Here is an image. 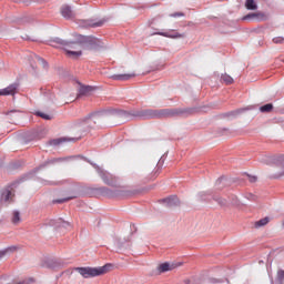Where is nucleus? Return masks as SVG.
<instances>
[{"mask_svg": "<svg viewBox=\"0 0 284 284\" xmlns=\"http://www.w3.org/2000/svg\"><path fill=\"white\" fill-rule=\"evenodd\" d=\"M12 114H19V111H17V110H11V111H8V112H7V116L12 118Z\"/></svg>", "mask_w": 284, "mask_h": 284, "instance_id": "obj_31", "label": "nucleus"}, {"mask_svg": "<svg viewBox=\"0 0 284 284\" xmlns=\"http://www.w3.org/2000/svg\"><path fill=\"white\" fill-rule=\"evenodd\" d=\"M49 45H51V48H64L65 42H63L61 39H54V40H50L49 41Z\"/></svg>", "mask_w": 284, "mask_h": 284, "instance_id": "obj_15", "label": "nucleus"}, {"mask_svg": "<svg viewBox=\"0 0 284 284\" xmlns=\"http://www.w3.org/2000/svg\"><path fill=\"white\" fill-rule=\"evenodd\" d=\"M277 276H278V278H280L281 281H284V271H283V270L278 271V272H277Z\"/></svg>", "mask_w": 284, "mask_h": 284, "instance_id": "obj_32", "label": "nucleus"}, {"mask_svg": "<svg viewBox=\"0 0 284 284\" xmlns=\"http://www.w3.org/2000/svg\"><path fill=\"white\" fill-rule=\"evenodd\" d=\"M220 203L221 205H225V200L221 201Z\"/></svg>", "mask_w": 284, "mask_h": 284, "instance_id": "obj_36", "label": "nucleus"}, {"mask_svg": "<svg viewBox=\"0 0 284 284\" xmlns=\"http://www.w3.org/2000/svg\"><path fill=\"white\" fill-rule=\"evenodd\" d=\"M136 73H124V74H114L111 77L113 81H130V79H134Z\"/></svg>", "mask_w": 284, "mask_h": 284, "instance_id": "obj_6", "label": "nucleus"}, {"mask_svg": "<svg viewBox=\"0 0 284 284\" xmlns=\"http://www.w3.org/2000/svg\"><path fill=\"white\" fill-rule=\"evenodd\" d=\"M176 266L174 264H170L168 262L162 263L158 266V270L160 272V274H163L165 272H172V270H174Z\"/></svg>", "mask_w": 284, "mask_h": 284, "instance_id": "obj_9", "label": "nucleus"}, {"mask_svg": "<svg viewBox=\"0 0 284 284\" xmlns=\"http://www.w3.org/2000/svg\"><path fill=\"white\" fill-rule=\"evenodd\" d=\"M11 223H13V225H19V223H21V213H19V211L13 212Z\"/></svg>", "mask_w": 284, "mask_h": 284, "instance_id": "obj_17", "label": "nucleus"}, {"mask_svg": "<svg viewBox=\"0 0 284 284\" xmlns=\"http://www.w3.org/2000/svg\"><path fill=\"white\" fill-rule=\"evenodd\" d=\"M2 196H3L4 201H12V191L6 190V191L2 193Z\"/></svg>", "mask_w": 284, "mask_h": 284, "instance_id": "obj_25", "label": "nucleus"}, {"mask_svg": "<svg viewBox=\"0 0 284 284\" xmlns=\"http://www.w3.org/2000/svg\"><path fill=\"white\" fill-rule=\"evenodd\" d=\"M94 91V88L90 85H82L79 89V97H90L92 92Z\"/></svg>", "mask_w": 284, "mask_h": 284, "instance_id": "obj_10", "label": "nucleus"}, {"mask_svg": "<svg viewBox=\"0 0 284 284\" xmlns=\"http://www.w3.org/2000/svg\"><path fill=\"white\" fill-rule=\"evenodd\" d=\"M105 23V20H99V21H94L91 20L89 22L90 28H101V26H103Z\"/></svg>", "mask_w": 284, "mask_h": 284, "instance_id": "obj_22", "label": "nucleus"}, {"mask_svg": "<svg viewBox=\"0 0 284 284\" xmlns=\"http://www.w3.org/2000/svg\"><path fill=\"white\" fill-rule=\"evenodd\" d=\"M245 8L246 10H256L257 6L256 2H254V0H246Z\"/></svg>", "mask_w": 284, "mask_h": 284, "instance_id": "obj_23", "label": "nucleus"}, {"mask_svg": "<svg viewBox=\"0 0 284 284\" xmlns=\"http://www.w3.org/2000/svg\"><path fill=\"white\" fill-rule=\"evenodd\" d=\"M284 176V163L276 165L273 171L272 179H283Z\"/></svg>", "mask_w": 284, "mask_h": 284, "instance_id": "obj_8", "label": "nucleus"}, {"mask_svg": "<svg viewBox=\"0 0 284 284\" xmlns=\"http://www.w3.org/2000/svg\"><path fill=\"white\" fill-rule=\"evenodd\" d=\"M248 181H250V183H256L257 178H256V176L248 175Z\"/></svg>", "mask_w": 284, "mask_h": 284, "instance_id": "obj_33", "label": "nucleus"}, {"mask_svg": "<svg viewBox=\"0 0 284 284\" xmlns=\"http://www.w3.org/2000/svg\"><path fill=\"white\" fill-rule=\"evenodd\" d=\"M19 246H9L7 248H4L3 251H0V258H3V256H6V254H10L12 252H18Z\"/></svg>", "mask_w": 284, "mask_h": 284, "instance_id": "obj_16", "label": "nucleus"}, {"mask_svg": "<svg viewBox=\"0 0 284 284\" xmlns=\"http://www.w3.org/2000/svg\"><path fill=\"white\" fill-rule=\"evenodd\" d=\"M273 43H284V38L283 37H275V38H273Z\"/></svg>", "mask_w": 284, "mask_h": 284, "instance_id": "obj_27", "label": "nucleus"}, {"mask_svg": "<svg viewBox=\"0 0 284 284\" xmlns=\"http://www.w3.org/2000/svg\"><path fill=\"white\" fill-rule=\"evenodd\" d=\"M221 80L223 81V83H225L226 85H232V83H234V78L229 75V74H223L221 77Z\"/></svg>", "mask_w": 284, "mask_h": 284, "instance_id": "obj_18", "label": "nucleus"}, {"mask_svg": "<svg viewBox=\"0 0 284 284\" xmlns=\"http://www.w3.org/2000/svg\"><path fill=\"white\" fill-rule=\"evenodd\" d=\"M98 118H99V114H92V115H89V118L87 119H93V121H97Z\"/></svg>", "mask_w": 284, "mask_h": 284, "instance_id": "obj_34", "label": "nucleus"}, {"mask_svg": "<svg viewBox=\"0 0 284 284\" xmlns=\"http://www.w3.org/2000/svg\"><path fill=\"white\" fill-rule=\"evenodd\" d=\"M169 207H174L176 205H181V202L179 201V197L176 195H172L170 197H166L163 200Z\"/></svg>", "mask_w": 284, "mask_h": 284, "instance_id": "obj_12", "label": "nucleus"}, {"mask_svg": "<svg viewBox=\"0 0 284 284\" xmlns=\"http://www.w3.org/2000/svg\"><path fill=\"white\" fill-rule=\"evenodd\" d=\"M37 61L42 65V68H45L47 63H45V60H43V58L37 57Z\"/></svg>", "mask_w": 284, "mask_h": 284, "instance_id": "obj_30", "label": "nucleus"}, {"mask_svg": "<svg viewBox=\"0 0 284 284\" xmlns=\"http://www.w3.org/2000/svg\"><path fill=\"white\" fill-rule=\"evenodd\" d=\"M81 48L83 51L99 50L103 48V41L94 37H81Z\"/></svg>", "mask_w": 284, "mask_h": 284, "instance_id": "obj_2", "label": "nucleus"}, {"mask_svg": "<svg viewBox=\"0 0 284 284\" xmlns=\"http://www.w3.org/2000/svg\"><path fill=\"white\" fill-rule=\"evenodd\" d=\"M100 176H101L102 181L104 183H106V185H110V183H111L110 180L112 179V175H110V173L101 172Z\"/></svg>", "mask_w": 284, "mask_h": 284, "instance_id": "obj_21", "label": "nucleus"}, {"mask_svg": "<svg viewBox=\"0 0 284 284\" xmlns=\"http://www.w3.org/2000/svg\"><path fill=\"white\" fill-rule=\"evenodd\" d=\"M17 92V84H11L3 90H0V97L13 95Z\"/></svg>", "mask_w": 284, "mask_h": 284, "instance_id": "obj_7", "label": "nucleus"}, {"mask_svg": "<svg viewBox=\"0 0 284 284\" xmlns=\"http://www.w3.org/2000/svg\"><path fill=\"white\" fill-rule=\"evenodd\" d=\"M267 223H270V217L266 216L264 219H261L260 221L255 222V227H265V225H267Z\"/></svg>", "mask_w": 284, "mask_h": 284, "instance_id": "obj_19", "label": "nucleus"}, {"mask_svg": "<svg viewBox=\"0 0 284 284\" xmlns=\"http://www.w3.org/2000/svg\"><path fill=\"white\" fill-rule=\"evenodd\" d=\"M101 192H108V189L102 187V189H101Z\"/></svg>", "mask_w": 284, "mask_h": 284, "instance_id": "obj_35", "label": "nucleus"}, {"mask_svg": "<svg viewBox=\"0 0 284 284\" xmlns=\"http://www.w3.org/2000/svg\"><path fill=\"white\" fill-rule=\"evenodd\" d=\"M170 17H172L173 19H176V17H185V13H183V12H175V13H171Z\"/></svg>", "mask_w": 284, "mask_h": 284, "instance_id": "obj_28", "label": "nucleus"}, {"mask_svg": "<svg viewBox=\"0 0 284 284\" xmlns=\"http://www.w3.org/2000/svg\"><path fill=\"white\" fill-rule=\"evenodd\" d=\"M176 112L172 109L144 111V116H148V119H164L165 116H174Z\"/></svg>", "mask_w": 284, "mask_h": 284, "instance_id": "obj_4", "label": "nucleus"}, {"mask_svg": "<svg viewBox=\"0 0 284 284\" xmlns=\"http://www.w3.org/2000/svg\"><path fill=\"white\" fill-rule=\"evenodd\" d=\"M68 141H77V139H68V138H59L50 141V145H61V143H65Z\"/></svg>", "mask_w": 284, "mask_h": 284, "instance_id": "obj_14", "label": "nucleus"}, {"mask_svg": "<svg viewBox=\"0 0 284 284\" xmlns=\"http://www.w3.org/2000/svg\"><path fill=\"white\" fill-rule=\"evenodd\" d=\"M263 19L265 18V14L263 13H250L247 16L244 17V19Z\"/></svg>", "mask_w": 284, "mask_h": 284, "instance_id": "obj_24", "label": "nucleus"}, {"mask_svg": "<svg viewBox=\"0 0 284 284\" xmlns=\"http://www.w3.org/2000/svg\"><path fill=\"white\" fill-rule=\"evenodd\" d=\"M63 50L72 59H79L83 54V47H81V40L78 42L64 43Z\"/></svg>", "mask_w": 284, "mask_h": 284, "instance_id": "obj_3", "label": "nucleus"}, {"mask_svg": "<svg viewBox=\"0 0 284 284\" xmlns=\"http://www.w3.org/2000/svg\"><path fill=\"white\" fill-rule=\"evenodd\" d=\"M159 37H165L166 39H185V33H179L176 30L172 29L166 32H155Z\"/></svg>", "mask_w": 284, "mask_h": 284, "instance_id": "obj_5", "label": "nucleus"}, {"mask_svg": "<svg viewBox=\"0 0 284 284\" xmlns=\"http://www.w3.org/2000/svg\"><path fill=\"white\" fill-rule=\"evenodd\" d=\"M38 116H41V119H44L45 121H50L52 119V115L43 112H38Z\"/></svg>", "mask_w": 284, "mask_h": 284, "instance_id": "obj_26", "label": "nucleus"}, {"mask_svg": "<svg viewBox=\"0 0 284 284\" xmlns=\"http://www.w3.org/2000/svg\"><path fill=\"white\" fill-rule=\"evenodd\" d=\"M49 225H52L53 227H57V229H59V227H70V222H65L61 219L51 220Z\"/></svg>", "mask_w": 284, "mask_h": 284, "instance_id": "obj_11", "label": "nucleus"}, {"mask_svg": "<svg viewBox=\"0 0 284 284\" xmlns=\"http://www.w3.org/2000/svg\"><path fill=\"white\" fill-rule=\"evenodd\" d=\"M70 199H72V197L58 199V200H54L53 203H65V202L70 201Z\"/></svg>", "mask_w": 284, "mask_h": 284, "instance_id": "obj_29", "label": "nucleus"}, {"mask_svg": "<svg viewBox=\"0 0 284 284\" xmlns=\"http://www.w3.org/2000/svg\"><path fill=\"white\" fill-rule=\"evenodd\" d=\"M61 14L62 17H64V19H72V17H74V12L72 11V8H70L69 6L62 7Z\"/></svg>", "mask_w": 284, "mask_h": 284, "instance_id": "obj_13", "label": "nucleus"}, {"mask_svg": "<svg viewBox=\"0 0 284 284\" xmlns=\"http://www.w3.org/2000/svg\"><path fill=\"white\" fill-rule=\"evenodd\" d=\"M272 110H274V105L272 103L264 104L260 108V112H263V113H270L272 112Z\"/></svg>", "mask_w": 284, "mask_h": 284, "instance_id": "obj_20", "label": "nucleus"}, {"mask_svg": "<svg viewBox=\"0 0 284 284\" xmlns=\"http://www.w3.org/2000/svg\"><path fill=\"white\" fill-rule=\"evenodd\" d=\"M112 270V264H105L104 266L99 267H77L75 272H79L83 278H94L97 276H103Z\"/></svg>", "mask_w": 284, "mask_h": 284, "instance_id": "obj_1", "label": "nucleus"}]
</instances>
